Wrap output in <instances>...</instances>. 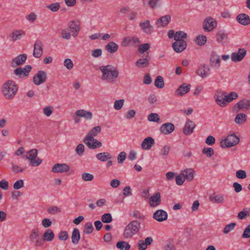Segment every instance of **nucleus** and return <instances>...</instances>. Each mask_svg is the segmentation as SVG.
Masks as SVG:
<instances>
[{
    "mask_svg": "<svg viewBox=\"0 0 250 250\" xmlns=\"http://www.w3.org/2000/svg\"><path fill=\"white\" fill-rule=\"evenodd\" d=\"M99 69L102 73V79L110 83L114 82L118 77L119 71L117 68L111 65L101 66Z\"/></svg>",
    "mask_w": 250,
    "mask_h": 250,
    "instance_id": "obj_1",
    "label": "nucleus"
},
{
    "mask_svg": "<svg viewBox=\"0 0 250 250\" xmlns=\"http://www.w3.org/2000/svg\"><path fill=\"white\" fill-rule=\"evenodd\" d=\"M2 93L6 99H12L16 94L18 86L12 80L6 81L2 86Z\"/></svg>",
    "mask_w": 250,
    "mask_h": 250,
    "instance_id": "obj_2",
    "label": "nucleus"
},
{
    "mask_svg": "<svg viewBox=\"0 0 250 250\" xmlns=\"http://www.w3.org/2000/svg\"><path fill=\"white\" fill-rule=\"evenodd\" d=\"M141 223L137 220H133L125 227L123 235L126 239L131 238L140 230Z\"/></svg>",
    "mask_w": 250,
    "mask_h": 250,
    "instance_id": "obj_3",
    "label": "nucleus"
},
{
    "mask_svg": "<svg viewBox=\"0 0 250 250\" xmlns=\"http://www.w3.org/2000/svg\"><path fill=\"white\" fill-rule=\"evenodd\" d=\"M38 151L36 149H32L27 152L25 157L26 158L30 161L29 165L32 167H36L42 162V160L37 158Z\"/></svg>",
    "mask_w": 250,
    "mask_h": 250,
    "instance_id": "obj_4",
    "label": "nucleus"
},
{
    "mask_svg": "<svg viewBox=\"0 0 250 250\" xmlns=\"http://www.w3.org/2000/svg\"><path fill=\"white\" fill-rule=\"evenodd\" d=\"M239 142V138L234 134L229 135L226 139L220 142L221 147H230L234 146Z\"/></svg>",
    "mask_w": 250,
    "mask_h": 250,
    "instance_id": "obj_5",
    "label": "nucleus"
},
{
    "mask_svg": "<svg viewBox=\"0 0 250 250\" xmlns=\"http://www.w3.org/2000/svg\"><path fill=\"white\" fill-rule=\"evenodd\" d=\"M203 29L206 32H210L217 26V21L211 17L206 18L203 21Z\"/></svg>",
    "mask_w": 250,
    "mask_h": 250,
    "instance_id": "obj_6",
    "label": "nucleus"
},
{
    "mask_svg": "<svg viewBox=\"0 0 250 250\" xmlns=\"http://www.w3.org/2000/svg\"><path fill=\"white\" fill-rule=\"evenodd\" d=\"M29 238L30 241L34 243L35 247L41 246L43 245V238L40 237V233L37 228L33 229L30 234Z\"/></svg>",
    "mask_w": 250,
    "mask_h": 250,
    "instance_id": "obj_7",
    "label": "nucleus"
},
{
    "mask_svg": "<svg viewBox=\"0 0 250 250\" xmlns=\"http://www.w3.org/2000/svg\"><path fill=\"white\" fill-rule=\"evenodd\" d=\"M140 42V40L138 37L128 36L124 38L121 45L123 47L128 46L136 47Z\"/></svg>",
    "mask_w": 250,
    "mask_h": 250,
    "instance_id": "obj_8",
    "label": "nucleus"
},
{
    "mask_svg": "<svg viewBox=\"0 0 250 250\" xmlns=\"http://www.w3.org/2000/svg\"><path fill=\"white\" fill-rule=\"evenodd\" d=\"M68 27L73 37L77 36L81 29L80 21L78 20L71 21L68 24Z\"/></svg>",
    "mask_w": 250,
    "mask_h": 250,
    "instance_id": "obj_9",
    "label": "nucleus"
},
{
    "mask_svg": "<svg viewBox=\"0 0 250 250\" xmlns=\"http://www.w3.org/2000/svg\"><path fill=\"white\" fill-rule=\"evenodd\" d=\"M47 79V74L43 70H39L33 77V81L35 85H39L44 83Z\"/></svg>",
    "mask_w": 250,
    "mask_h": 250,
    "instance_id": "obj_10",
    "label": "nucleus"
},
{
    "mask_svg": "<svg viewBox=\"0 0 250 250\" xmlns=\"http://www.w3.org/2000/svg\"><path fill=\"white\" fill-rule=\"evenodd\" d=\"M209 64L212 67L218 69L220 66L221 60L219 56L214 52H211L209 57Z\"/></svg>",
    "mask_w": 250,
    "mask_h": 250,
    "instance_id": "obj_11",
    "label": "nucleus"
},
{
    "mask_svg": "<svg viewBox=\"0 0 250 250\" xmlns=\"http://www.w3.org/2000/svg\"><path fill=\"white\" fill-rule=\"evenodd\" d=\"M246 50L243 48H239L237 52H233L231 55V61L234 62H240L246 55Z\"/></svg>",
    "mask_w": 250,
    "mask_h": 250,
    "instance_id": "obj_12",
    "label": "nucleus"
},
{
    "mask_svg": "<svg viewBox=\"0 0 250 250\" xmlns=\"http://www.w3.org/2000/svg\"><path fill=\"white\" fill-rule=\"evenodd\" d=\"M210 73V68L205 64L201 65L196 70V74L202 78L208 76Z\"/></svg>",
    "mask_w": 250,
    "mask_h": 250,
    "instance_id": "obj_13",
    "label": "nucleus"
},
{
    "mask_svg": "<svg viewBox=\"0 0 250 250\" xmlns=\"http://www.w3.org/2000/svg\"><path fill=\"white\" fill-rule=\"evenodd\" d=\"M83 142L89 148L91 149H95L102 146V144L101 142L91 137L88 139L87 141H85V142Z\"/></svg>",
    "mask_w": 250,
    "mask_h": 250,
    "instance_id": "obj_14",
    "label": "nucleus"
},
{
    "mask_svg": "<svg viewBox=\"0 0 250 250\" xmlns=\"http://www.w3.org/2000/svg\"><path fill=\"white\" fill-rule=\"evenodd\" d=\"M43 44L40 40L37 41L34 45L33 55L37 58H40L43 54Z\"/></svg>",
    "mask_w": 250,
    "mask_h": 250,
    "instance_id": "obj_15",
    "label": "nucleus"
},
{
    "mask_svg": "<svg viewBox=\"0 0 250 250\" xmlns=\"http://www.w3.org/2000/svg\"><path fill=\"white\" fill-rule=\"evenodd\" d=\"M226 92L221 91H217L215 95L214 98L216 104L222 106H225V98Z\"/></svg>",
    "mask_w": 250,
    "mask_h": 250,
    "instance_id": "obj_16",
    "label": "nucleus"
},
{
    "mask_svg": "<svg viewBox=\"0 0 250 250\" xmlns=\"http://www.w3.org/2000/svg\"><path fill=\"white\" fill-rule=\"evenodd\" d=\"M69 168V166L66 164L57 163L53 166L52 171L54 173H63L68 171Z\"/></svg>",
    "mask_w": 250,
    "mask_h": 250,
    "instance_id": "obj_17",
    "label": "nucleus"
},
{
    "mask_svg": "<svg viewBox=\"0 0 250 250\" xmlns=\"http://www.w3.org/2000/svg\"><path fill=\"white\" fill-rule=\"evenodd\" d=\"M139 26L142 30L147 35H150L153 32V27L151 25L149 20L141 22Z\"/></svg>",
    "mask_w": 250,
    "mask_h": 250,
    "instance_id": "obj_18",
    "label": "nucleus"
},
{
    "mask_svg": "<svg viewBox=\"0 0 250 250\" xmlns=\"http://www.w3.org/2000/svg\"><path fill=\"white\" fill-rule=\"evenodd\" d=\"M191 88V85L184 83L175 91V94L177 96H182L188 92Z\"/></svg>",
    "mask_w": 250,
    "mask_h": 250,
    "instance_id": "obj_19",
    "label": "nucleus"
},
{
    "mask_svg": "<svg viewBox=\"0 0 250 250\" xmlns=\"http://www.w3.org/2000/svg\"><path fill=\"white\" fill-rule=\"evenodd\" d=\"M175 129L174 125L171 123H167L163 124L160 128V131L165 134L167 135L172 133Z\"/></svg>",
    "mask_w": 250,
    "mask_h": 250,
    "instance_id": "obj_20",
    "label": "nucleus"
},
{
    "mask_svg": "<svg viewBox=\"0 0 250 250\" xmlns=\"http://www.w3.org/2000/svg\"><path fill=\"white\" fill-rule=\"evenodd\" d=\"M161 203V194L158 192L151 196L149 199V205L151 207H156Z\"/></svg>",
    "mask_w": 250,
    "mask_h": 250,
    "instance_id": "obj_21",
    "label": "nucleus"
},
{
    "mask_svg": "<svg viewBox=\"0 0 250 250\" xmlns=\"http://www.w3.org/2000/svg\"><path fill=\"white\" fill-rule=\"evenodd\" d=\"M153 218L158 222H163L167 218V213L162 209L156 211L153 215Z\"/></svg>",
    "mask_w": 250,
    "mask_h": 250,
    "instance_id": "obj_22",
    "label": "nucleus"
},
{
    "mask_svg": "<svg viewBox=\"0 0 250 250\" xmlns=\"http://www.w3.org/2000/svg\"><path fill=\"white\" fill-rule=\"evenodd\" d=\"M27 56L26 54H21L13 59L11 62V65L12 67H16L23 64L26 60Z\"/></svg>",
    "mask_w": 250,
    "mask_h": 250,
    "instance_id": "obj_23",
    "label": "nucleus"
},
{
    "mask_svg": "<svg viewBox=\"0 0 250 250\" xmlns=\"http://www.w3.org/2000/svg\"><path fill=\"white\" fill-rule=\"evenodd\" d=\"M195 127V123L190 120H188L184 128H183V132L186 135H189L193 132L194 128Z\"/></svg>",
    "mask_w": 250,
    "mask_h": 250,
    "instance_id": "obj_24",
    "label": "nucleus"
},
{
    "mask_svg": "<svg viewBox=\"0 0 250 250\" xmlns=\"http://www.w3.org/2000/svg\"><path fill=\"white\" fill-rule=\"evenodd\" d=\"M187 44L185 41L178 42H174L172 44V48L177 53H180L186 49Z\"/></svg>",
    "mask_w": 250,
    "mask_h": 250,
    "instance_id": "obj_25",
    "label": "nucleus"
},
{
    "mask_svg": "<svg viewBox=\"0 0 250 250\" xmlns=\"http://www.w3.org/2000/svg\"><path fill=\"white\" fill-rule=\"evenodd\" d=\"M236 20L240 24L244 26L250 24V18L248 15L245 13H241L238 15L236 17Z\"/></svg>",
    "mask_w": 250,
    "mask_h": 250,
    "instance_id": "obj_26",
    "label": "nucleus"
},
{
    "mask_svg": "<svg viewBox=\"0 0 250 250\" xmlns=\"http://www.w3.org/2000/svg\"><path fill=\"white\" fill-rule=\"evenodd\" d=\"M151 57L147 55L145 58L138 59L136 63V66L139 68H143L147 67L149 64V60Z\"/></svg>",
    "mask_w": 250,
    "mask_h": 250,
    "instance_id": "obj_27",
    "label": "nucleus"
},
{
    "mask_svg": "<svg viewBox=\"0 0 250 250\" xmlns=\"http://www.w3.org/2000/svg\"><path fill=\"white\" fill-rule=\"evenodd\" d=\"M153 242V239L151 237H147L145 240H140L138 243V248L139 250H146L147 246L150 245Z\"/></svg>",
    "mask_w": 250,
    "mask_h": 250,
    "instance_id": "obj_28",
    "label": "nucleus"
},
{
    "mask_svg": "<svg viewBox=\"0 0 250 250\" xmlns=\"http://www.w3.org/2000/svg\"><path fill=\"white\" fill-rule=\"evenodd\" d=\"M154 144V140L151 137H147L143 140L141 144V147L143 149L149 150Z\"/></svg>",
    "mask_w": 250,
    "mask_h": 250,
    "instance_id": "obj_29",
    "label": "nucleus"
},
{
    "mask_svg": "<svg viewBox=\"0 0 250 250\" xmlns=\"http://www.w3.org/2000/svg\"><path fill=\"white\" fill-rule=\"evenodd\" d=\"M171 20V17L169 15H165L158 19L156 22L158 27H164L167 26Z\"/></svg>",
    "mask_w": 250,
    "mask_h": 250,
    "instance_id": "obj_30",
    "label": "nucleus"
},
{
    "mask_svg": "<svg viewBox=\"0 0 250 250\" xmlns=\"http://www.w3.org/2000/svg\"><path fill=\"white\" fill-rule=\"evenodd\" d=\"M25 33L23 30H16L12 32L10 35V37L12 41L15 42L21 39L25 36Z\"/></svg>",
    "mask_w": 250,
    "mask_h": 250,
    "instance_id": "obj_31",
    "label": "nucleus"
},
{
    "mask_svg": "<svg viewBox=\"0 0 250 250\" xmlns=\"http://www.w3.org/2000/svg\"><path fill=\"white\" fill-rule=\"evenodd\" d=\"M75 114L80 118H83L86 120H90L92 118V113L89 111L84 109L78 110L75 112Z\"/></svg>",
    "mask_w": 250,
    "mask_h": 250,
    "instance_id": "obj_32",
    "label": "nucleus"
},
{
    "mask_svg": "<svg viewBox=\"0 0 250 250\" xmlns=\"http://www.w3.org/2000/svg\"><path fill=\"white\" fill-rule=\"evenodd\" d=\"M210 202L217 204H222L225 202V198L222 194L213 193L209 197Z\"/></svg>",
    "mask_w": 250,
    "mask_h": 250,
    "instance_id": "obj_33",
    "label": "nucleus"
},
{
    "mask_svg": "<svg viewBox=\"0 0 250 250\" xmlns=\"http://www.w3.org/2000/svg\"><path fill=\"white\" fill-rule=\"evenodd\" d=\"M101 131V127L100 126H96L92 128L87 133V136L83 140V142H85L90 137L94 138Z\"/></svg>",
    "mask_w": 250,
    "mask_h": 250,
    "instance_id": "obj_34",
    "label": "nucleus"
},
{
    "mask_svg": "<svg viewBox=\"0 0 250 250\" xmlns=\"http://www.w3.org/2000/svg\"><path fill=\"white\" fill-rule=\"evenodd\" d=\"M228 34L223 30H220L216 33V41L218 42L223 44L228 39Z\"/></svg>",
    "mask_w": 250,
    "mask_h": 250,
    "instance_id": "obj_35",
    "label": "nucleus"
},
{
    "mask_svg": "<svg viewBox=\"0 0 250 250\" xmlns=\"http://www.w3.org/2000/svg\"><path fill=\"white\" fill-rule=\"evenodd\" d=\"M182 175L184 176L185 179H187L188 181L193 180L194 175V171L192 168H188L184 170L181 171Z\"/></svg>",
    "mask_w": 250,
    "mask_h": 250,
    "instance_id": "obj_36",
    "label": "nucleus"
},
{
    "mask_svg": "<svg viewBox=\"0 0 250 250\" xmlns=\"http://www.w3.org/2000/svg\"><path fill=\"white\" fill-rule=\"evenodd\" d=\"M27 68L29 69L26 71H24L23 69L21 67H18L14 70V73L16 76H18L20 78H22L28 75L29 72H30L32 67L31 66H27Z\"/></svg>",
    "mask_w": 250,
    "mask_h": 250,
    "instance_id": "obj_37",
    "label": "nucleus"
},
{
    "mask_svg": "<svg viewBox=\"0 0 250 250\" xmlns=\"http://www.w3.org/2000/svg\"><path fill=\"white\" fill-rule=\"evenodd\" d=\"M105 49L108 52L112 54L117 51L118 45L113 42H110L105 45Z\"/></svg>",
    "mask_w": 250,
    "mask_h": 250,
    "instance_id": "obj_38",
    "label": "nucleus"
},
{
    "mask_svg": "<svg viewBox=\"0 0 250 250\" xmlns=\"http://www.w3.org/2000/svg\"><path fill=\"white\" fill-rule=\"evenodd\" d=\"M187 38V34L182 31L176 32L174 36L175 42L185 41Z\"/></svg>",
    "mask_w": 250,
    "mask_h": 250,
    "instance_id": "obj_39",
    "label": "nucleus"
},
{
    "mask_svg": "<svg viewBox=\"0 0 250 250\" xmlns=\"http://www.w3.org/2000/svg\"><path fill=\"white\" fill-rule=\"evenodd\" d=\"M96 157L97 159L102 162H105L110 160L112 158L111 155L108 152H101L96 154Z\"/></svg>",
    "mask_w": 250,
    "mask_h": 250,
    "instance_id": "obj_40",
    "label": "nucleus"
},
{
    "mask_svg": "<svg viewBox=\"0 0 250 250\" xmlns=\"http://www.w3.org/2000/svg\"><path fill=\"white\" fill-rule=\"evenodd\" d=\"M80 239V234L78 229H74L72 231L71 239L72 242L74 244H78Z\"/></svg>",
    "mask_w": 250,
    "mask_h": 250,
    "instance_id": "obj_41",
    "label": "nucleus"
},
{
    "mask_svg": "<svg viewBox=\"0 0 250 250\" xmlns=\"http://www.w3.org/2000/svg\"><path fill=\"white\" fill-rule=\"evenodd\" d=\"M117 248L120 250H129L130 245L125 241H119L116 244Z\"/></svg>",
    "mask_w": 250,
    "mask_h": 250,
    "instance_id": "obj_42",
    "label": "nucleus"
},
{
    "mask_svg": "<svg viewBox=\"0 0 250 250\" xmlns=\"http://www.w3.org/2000/svg\"><path fill=\"white\" fill-rule=\"evenodd\" d=\"M247 120V116L246 114L244 113H239L235 117V118L234 119V122L237 124H243Z\"/></svg>",
    "mask_w": 250,
    "mask_h": 250,
    "instance_id": "obj_43",
    "label": "nucleus"
},
{
    "mask_svg": "<svg viewBox=\"0 0 250 250\" xmlns=\"http://www.w3.org/2000/svg\"><path fill=\"white\" fill-rule=\"evenodd\" d=\"M238 97V95L237 93L235 92H231L228 95H226L225 98V106L227 105V104L233 100L237 99Z\"/></svg>",
    "mask_w": 250,
    "mask_h": 250,
    "instance_id": "obj_44",
    "label": "nucleus"
},
{
    "mask_svg": "<svg viewBox=\"0 0 250 250\" xmlns=\"http://www.w3.org/2000/svg\"><path fill=\"white\" fill-rule=\"evenodd\" d=\"M236 105H237L239 110L243 108L248 109L250 106V100H242L237 103Z\"/></svg>",
    "mask_w": 250,
    "mask_h": 250,
    "instance_id": "obj_45",
    "label": "nucleus"
},
{
    "mask_svg": "<svg viewBox=\"0 0 250 250\" xmlns=\"http://www.w3.org/2000/svg\"><path fill=\"white\" fill-rule=\"evenodd\" d=\"M54 236L53 232L50 229H48L45 231L43 235V240L51 241L54 239Z\"/></svg>",
    "mask_w": 250,
    "mask_h": 250,
    "instance_id": "obj_46",
    "label": "nucleus"
},
{
    "mask_svg": "<svg viewBox=\"0 0 250 250\" xmlns=\"http://www.w3.org/2000/svg\"><path fill=\"white\" fill-rule=\"evenodd\" d=\"M155 86L158 88H162L165 86L163 78L161 76L156 77L154 82Z\"/></svg>",
    "mask_w": 250,
    "mask_h": 250,
    "instance_id": "obj_47",
    "label": "nucleus"
},
{
    "mask_svg": "<svg viewBox=\"0 0 250 250\" xmlns=\"http://www.w3.org/2000/svg\"><path fill=\"white\" fill-rule=\"evenodd\" d=\"M94 230V228L91 223L87 222L84 225L83 233L86 234L91 233Z\"/></svg>",
    "mask_w": 250,
    "mask_h": 250,
    "instance_id": "obj_48",
    "label": "nucleus"
},
{
    "mask_svg": "<svg viewBox=\"0 0 250 250\" xmlns=\"http://www.w3.org/2000/svg\"><path fill=\"white\" fill-rule=\"evenodd\" d=\"M148 4L151 9H157L161 6V0H149Z\"/></svg>",
    "mask_w": 250,
    "mask_h": 250,
    "instance_id": "obj_49",
    "label": "nucleus"
},
{
    "mask_svg": "<svg viewBox=\"0 0 250 250\" xmlns=\"http://www.w3.org/2000/svg\"><path fill=\"white\" fill-rule=\"evenodd\" d=\"M195 42L200 46L204 45L207 42V37L204 35H200L196 37Z\"/></svg>",
    "mask_w": 250,
    "mask_h": 250,
    "instance_id": "obj_50",
    "label": "nucleus"
},
{
    "mask_svg": "<svg viewBox=\"0 0 250 250\" xmlns=\"http://www.w3.org/2000/svg\"><path fill=\"white\" fill-rule=\"evenodd\" d=\"M147 119L149 122H158L160 121V117L157 113H152L148 115Z\"/></svg>",
    "mask_w": 250,
    "mask_h": 250,
    "instance_id": "obj_51",
    "label": "nucleus"
},
{
    "mask_svg": "<svg viewBox=\"0 0 250 250\" xmlns=\"http://www.w3.org/2000/svg\"><path fill=\"white\" fill-rule=\"evenodd\" d=\"M101 219L104 223H109L112 221V217L111 214L106 213L102 216Z\"/></svg>",
    "mask_w": 250,
    "mask_h": 250,
    "instance_id": "obj_52",
    "label": "nucleus"
},
{
    "mask_svg": "<svg viewBox=\"0 0 250 250\" xmlns=\"http://www.w3.org/2000/svg\"><path fill=\"white\" fill-rule=\"evenodd\" d=\"M202 153L208 157H210L214 154V150L211 147H204L202 149Z\"/></svg>",
    "mask_w": 250,
    "mask_h": 250,
    "instance_id": "obj_53",
    "label": "nucleus"
},
{
    "mask_svg": "<svg viewBox=\"0 0 250 250\" xmlns=\"http://www.w3.org/2000/svg\"><path fill=\"white\" fill-rule=\"evenodd\" d=\"M82 178L84 181H91L94 178V176L89 173L84 172L82 173Z\"/></svg>",
    "mask_w": 250,
    "mask_h": 250,
    "instance_id": "obj_54",
    "label": "nucleus"
},
{
    "mask_svg": "<svg viewBox=\"0 0 250 250\" xmlns=\"http://www.w3.org/2000/svg\"><path fill=\"white\" fill-rule=\"evenodd\" d=\"M125 100L124 99H120L116 100L114 102V107L116 110H119L123 107Z\"/></svg>",
    "mask_w": 250,
    "mask_h": 250,
    "instance_id": "obj_55",
    "label": "nucleus"
},
{
    "mask_svg": "<svg viewBox=\"0 0 250 250\" xmlns=\"http://www.w3.org/2000/svg\"><path fill=\"white\" fill-rule=\"evenodd\" d=\"M150 48V44L148 43H143L140 45L138 51L140 53H144Z\"/></svg>",
    "mask_w": 250,
    "mask_h": 250,
    "instance_id": "obj_56",
    "label": "nucleus"
},
{
    "mask_svg": "<svg viewBox=\"0 0 250 250\" xmlns=\"http://www.w3.org/2000/svg\"><path fill=\"white\" fill-rule=\"evenodd\" d=\"M250 214L249 210H242L240 211L238 214V218L239 219H244L248 217Z\"/></svg>",
    "mask_w": 250,
    "mask_h": 250,
    "instance_id": "obj_57",
    "label": "nucleus"
},
{
    "mask_svg": "<svg viewBox=\"0 0 250 250\" xmlns=\"http://www.w3.org/2000/svg\"><path fill=\"white\" fill-rule=\"evenodd\" d=\"M236 224L235 223H231L229 225H226L223 230L224 233L226 234L229 233L234 228Z\"/></svg>",
    "mask_w": 250,
    "mask_h": 250,
    "instance_id": "obj_58",
    "label": "nucleus"
},
{
    "mask_svg": "<svg viewBox=\"0 0 250 250\" xmlns=\"http://www.w3.org/2000/svg\"><path fill=\"white\" fill-rule=\"evenodd\" d=\"M53 108L51 106H46L43 109V113L47 117L50 116L53 113Z\"/></svg>",
    "mask_w": 250,
    "mask_h": 250,
    "instance_id": "obj_59",
    "label": "nucleus"
},
{
    "mask_svg": "<svg viewBox=\"0 0 250 250\" xmlns=\"http://www.w3.org/2000/svg\"><path fill=\"white\" fill-rule=\"evenodd\" d=\"M84 150V146L82 144H79L76 148V153L79 156H82Z\"/></svg>",
    "mask_w": 250,
    "mask_h": 250,
    "instance_id": "obj_60",
    "label": "nucleus"
},
{
    "mask_svg": "<svg viewBox=\"0 0 250 250\" xmlns=\"http://www.w3.org/2000/svg\"><path fill=\"white\" fill-rule=\"evenodd\" d=\"M46 7L53 12H56L59 9L60 4L58 2H56L47 5Z\"/></svg>",
    "mask_w": 250,
    "mask_h": 250,
    "instance_id": "obj_61",
    "label": "nucleus"
},
{
    "mask_svg": "<svg viewBox=\"0 0 250 250\" xmlns=\"http://www.w3.org/2000/svg\"><path fill=\"white\" fill-rule=\"evenodd\" d=\"M175 181H176V184L179 186H181L184 183V182L185 181V179L184 176H183V175H182L181 172L180 173V174L179 175H177L176 177Z\"/></svg>",
    "mask_w": 250,
    "mask_h": 250,
    "instance_id": "obj_62",
    "label": "nucleus"
},
{
    "mask_svg": "<svg viewBox=\"0 0 250 250\" xmlns=\"http://www.w3.org/2000/svg\"><path fill=\"white\" fill-rule=\"evenodd\" d=\"M63 64L69 70L72 69L74 66L73 62L70 59H65Z\"/></svg>",
    "mask_w": 250,
    "mask_h": 250,
    "instance_id": "obj_63",
    "label": "nucleus"
},
{
    "mask_svg": "<svg viewBox=\"0 0 250 250\" xmlns=\"http://www.w3.org/2000/svg\"><path fill=\"white\" fill-rule=\"evenodd\" d=\"M243 238H248L250 237V225H248L245 229L242 234Z\"/></svg>",
    "mask_w": 250,
    "mask_h": 250,
    "instance_id": "obj_64",
    "label": "nucleus"
}]
</instances>
